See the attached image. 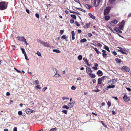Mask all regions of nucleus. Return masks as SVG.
<instances>
[{"label": "nucleus", "instance_id": "1", "mask_svg": "<svg viewBox=\"0 0 131 131\" xmlns=\"http://www.w3.org/2000/svg\"><path fill=\"white\" fill-rule=\"evenodd\" d=\"M8 3L5 2H0V10H2L6 9L7 7Z\"/></svg>", "mask_w": 131, "mask_h": 131}, {"label": "nucleus", "instance_id": "2", "mask_svg": "<svg viewBox=\"0 0 131 131\" xmlns=\"http://www.w3.org/2000/svg\"><path fill=\"white\" fill-rule=\"evenodd\" d=\"M111 9V8L109 6L106 7V9L104 10V14L106 15H107L108 14Z\"/></svg>", "mask_w": 131, "mask_h": 131}, {"label": "nucleus", "instance_id": "3", "mask_svg": "<svg viewBox=\"0 0 131 131\" xmlns=\"http://www.w3.org/2000/svg\"><path fill=\"white\" fill-rule=\"evenodd\" d=\"M121 70L124 72H128L130 71V69L128 67L126 66H124L122 67Z\"/></svg>", "mask_w": 131, "mask_h": 131}, {"label": "nucleus", "instance_id": "4", "mask_svg": "<svg viewBox=\"0 0 131 131\" xmlns=\"http://www.w3.org/2000/svg\"><path fill=\"white\" fill-rule=\"evenodd\" d=\"M39 42L45 47H50L49 43L47 42H45L40 40Z\"/></svg>", "mask_w": 131, "mask_h": 131}, {"label": "nucleus", "instance_id": "5", "mask_svg": "<svg viewBox=\"0 0 131 131\" xmlns=\"http://www.w3.org/2000/svg\"><path fill=\"white\" fill-rule=\"evenodd\" d=\"M125 24V21L124 20H123L120 23L119 25V28L121 30H123Z\"/></svg>", "mask_w": 131, "mask_h": 131}, {"label": "nucleus", "instance_id": "6", "mask_svg": "<svg viewBox=\"0 0 131 131\" xmlns=\"http://www.w3.org/2000/svg\"><path fill=\"white\" fill-rule=\"evenodd\" d=\"M118 48L119 49V50H118V51L121 52L122 54H127V53L125 52L126 51L125 48L123 49L121 47H118Z\"/></svg>", "mask_w": 131, "mask_h": 131}, {"label": "nucleus", "instance_id": "7", "mask_svg": "<svg viewBox=\"0 0 131 131\" xmlns=\"http://www.w3.org/2000/svg\"><path fill=\"white\" fill-rule=\"evenodd\" d=\"M102 0H94V5L95 7H97L100 4V2Z\"/></svg>", "mask_w": 131, "mask_h": 131}, {"label": "nucleus", "instance_id": "8", "mask_svg": "<svg viewBox=\"0 0 131 131\" xmlns=\"http://www.w3.org/2000/svg\"><path fill=\"white\" fill-rule=\"evenodd\" d=\"M118 22L117 20L116 19H114L112 20L110 23V25L112 26H114Z\"/></svg>", "mask_w": 131, "mask_h": 131}, {"label": "nucleus", "instance_id": "9", "mask_svg": "<svg viewBox=\"0 0 131 131\" xmlns=\"http://www.w3.org/2000/svg\"><path fill=\"white\" fill-rule=\"evenodd\" d=\"M17 38L19 40L21 41L26 42V40L24 37L18 36L17 37Z\"/></svg>", "mask_w": 131, "mask_h": 131}, {"label": "nucleus", "instance_id": "10", "mask_svg": "<svg viewBox=\"0 0 131 131\" xmlns=\"http://www.w3.org/2000/svg\"><path fill=\"white\" fill-rule=\"evenodd\" d=\"M123 99L126 102H127L130 100V99L129 97H128L126 95H124Z\"/></svg>", "mask_w": 131, "mask_h": 131}, {"label": "nucleus", "instance_id": "11", "mask_svg": "<svg viewBox=\"0 0 131 131\" xmlns=\"http://www.w3.org/2000/svg\"><path fill=\"white\" fill-rule=\"evenodd\" d=\"M86 71L88 74L89 75L92 72V70L89 67H87L86 68Z\"/></svg>", "mask_w": 131, "mask_h": 131}, {"label": "nucleus", "instance_id": "12", "mask_svg": "<svg viewBox=\"0 0 131 131\" xmlns=\"http://www.w3.org/2000/svg\"><path fill=\"white\" fill-rule=\"evenodd\" d=\"M104 77H103L101 78H99L98 79V84H100L102 83V81L104 80Z\"/></svg>", "mask_w": 131, "mask_h": 131}, {"label": "nucleus", "instance_id": "13", "mask_svg": "<svg viewBox=\"0 0 131 131\" xmlns=\"http://www.w3.org/2000/svg\"><path fill=\"white\" fill-rule=\"evenodd\" d=\"M102 51L103 53L102 54L103 57L104 58H105L107 55V54L106 53V51L105 50H103Z\"/></svg>", "mask_w": 131, "mask_h": 131}, {"label": "nucleus", "instance_id": "14", "mask_svg": "<svg viewBox=\"0 0 131 131\" xmlns=\"http://www.w3.org/2000/svg\"><path fill=\"white\" fill-rule=\"evenodd\" d=\"M116 79H112L110 81V82H112L111 85L114 84L117 81Z\"/></svg>", "mask_w": 131, "mask_h": 131}, {"label": "nucleus", "instance_id": "15", "mask_svg": "<svg viewBox=\"0 0 131 131\" xmlns=\"http://www.w3.org/2000/svg\"><path fill=\"white\" fill-rule=\"evenodd\" d=\"M96 73L99 76H101L103 75L102 72L100 70H99Z\"/></svg>", "mask_w": 131, "mask_h": 131}, {"label": "nucleus", "instance_id": "16", "mask_svg": "<svg viewBox=\"0 0 131 131\" xmlns=\"http://www.w3.org/2000/svg\"><path fill=\"white\" fill-rule=\"evenodd\" d=\"M114 29L115 31L119 33H122V31L117 28H114Z\"/></svg>", "mask_w": 131, "mask_h": 131}, {"label": "nucleus", "instance_id": "17", "mask_svg": "<svg viewBox=\"0 0 131 131\" xmlns=\"http://www.w3.org/2000/svg\"><path fill=\"white\" fill-rule=\"evenodd\" d=\"M91 23L90 22H89V23L86 24L84 26V28H88L90 27Z\"/></svg>", "mask_w": 131, "mask_h": 131}, {"label": "nucleus", "instance_id": "18", "mask_svg": "<svg viewBox=\"0 0 131 131\" xmlns=\"http://www.w3.org/2000/svg\"><path fill=\"white\" fill-rule=\"evenodd\" d=\"M71 33L72 34V40H74L75 39V33L73 31H71Z\"/></svg>", "mask_w": 131, "mask_h": 131}, {"label": "nucleus", "instance_id": "19", "mask_svg": "<svg viewBox=\"0 0 131 131\" xmlns=\"http://www.w3.org/2000/svg\"><path fill=\"white\" fill-rule=\"evenodd\" d=\"M88 15L90 16L91 18L93 19H95V17L91 13H89Z\"/></svg>", "mask_w": 131, "mask_h": 131}, {"label": "nucleus", "instance_id": "20", "mask_svg": "<svg viewBox=\"0 0 131 131\" xmlns=\"http://www.w3.org/2000/svg\"><path fill=\"white\" fill-rule=\"evenodd\" d=\"M92 48L95 51L97 54H99L100 53H101V52L99 51L96 48H95L93 47H92Z\"/></svg>", "mask_w": 131, "mask_h": 131}, {"label": "nucleus", "instance_id": "21", "mask_svg": "<svg viewBox=\"0 0 131 131\" xmlns=\"http://www.w3.org/2000/svg\"><path fill=\"white\" fill-rule=\"evenodd\" d=\"M115 61L116 62V63H120L121 62H122V61L118 58H116L115 59Z\"/></svg>", "mask_w": 131, "mask_h": 131}, {"label": "nucleus", "instance_id": "22", "mask_svg": "<svg viewBox=\"0 0 131 131\" xmlns=\"http://www.w3.org/2000/svg\"><path fill=\"white\" fill-rule=\"evenodd\" d=\"M115 87V85H110L109 86H107V89H106L105 90H108V89H110V88H114Z\"/></svg>", "mask_w": 131, "mask_h": 131}, {"label": "nucleus", "instance_id": "23", "mask_svg": "<svg viewBox=\"0 0 131 131\" xmlns=\"http://www.w3.org/2000/svg\"><path fill=\"white\" fill-rule=\"evenodd\" d=\"M110 18V17L109 16L106 15L104 17V19L106 20H108Z\"/></svg>", "mask_w": 131, "mask_h": 131}, {"label": "nucleus", "instance_id": "24", "mask_svg": "<svg viewBox=\"0 0 131 131\" xmlns=\"http://www.w3.org/2000/svg\"><path fill=\"white\" fill-rule=\"evenodd\" d=\"M27 114H30V109L29 108H28L26 109L25 110Z\"/></svg>", "mask_w": 131, "mask_h": 131}, {"label": "nucleus", "instance_id": "25", "mask_svg": "<svg viewBox=\"0 0 131 131\" xmlns=\"http://www.w3.org/2000/svg\"><path fill=\"white\" fill-rule=\"evenodd\" d=\"M89 75L90 77L93 78H95L96 77L95 75L94 74H92L91 73Z\"/></svg>", "mask_w": 131, "mask_h": 131}, {"label": "nucleus", "instance_id": "26", "mask_svg": "<svg viewBox=\"0 0 131 131\" xmlns=\"http://www.w3.org/2000/svg\"><path fill=\"white\" fill-rule=\"evenodd\" d=\"M87 41V40L85 38H83L82 39H81L80 42L81 43H83Z\"/></svg>", "mask_w": 131, "mask_h": 131}, {"label": "nucleus", "instance_id": "27", "mask_svg": "<svg viewBox=\"0 0 131 131\" xmlns=\"http://www.w3.org/2000/svg\"><path fill=\"white\" fill-rule=\"evenodd\" d=\"M104 49H105L106 50H107L108 51L110 52V50L109 49L108 47L106 46L105 45L104 46Z\"/></svg>", "mask_w": 131, "mask_h": 131}, {"label": "nucleus", "instance_id": "28", "mask_svg": "<svg viewBox=\"0 0 131 131\" xmlns=\"http://www.w3.org/2000/svg\"><path fill=\"white\" fill-rule=\"evenodd\" d=\"M84 62L85 63H86L87 65L88 66H90V64H88V60L86 59H85V60H84Z\"/></svg>", "mask_w": 131, "mask_h": 131}, {"label": "nucleus", "instance_id": "29", "mask_svg": "<svg viewBox=\"0 0 131 131\" xmlns=\"http://www.w3.org/2000/svg\"><path fill=\"white\" fill-rule=\"evenodd\" d=\"M78 59L79 60H81L82 59V56L81 55H79L78 57Z\"/></svg>", "mask_w": 131, "mask_h": 131}, {"label": "nucleus", "instance_id": "30", "mask_svg": "<svg viewBox=\"0 0 131 131\" xmlns=\"http://www.w3.org/2000/svg\"><path fill=\"white\" fill-rule=\"evenodd\" d=\"M53 52H55L57 53H59L60 52V51L57 49H53Z\"/></svg>", "mask_w": 131, "mask_h": 131}, {"label": "nucleus", "instance_id": "31", "mask_svg": "<svg viewBox=\"0 0 131 131\" xmlns=\"http://www.w3.org/2000/svg\"><path fill=\"white\" fill-rule=\"evenodd\" d=\"M85 6L88 8V9H89L91 7V6L90 5L88 4H85Z\"/></svg>", "mask_w": 131, "mask_h": 131}, {"label": "nucleus", "instance_id": "32", "mask_svg": "<svg viewBox=\"0 0 131 131\" xmlns=\"http://www.w3.org/2000/svg\"><path fill=\"white\" fill-rule=\"evenodd\" d=\"M20 49L23 54H25V53H26V52H25V51L24 49L21 48H20Z\"/></svg>", "mask_w": 131, "mask_h": 131}, {"label": "nucleus", "instance_id": "33", "mask_svg": "<svg viewBox=\"0 0 131 131\" xmlns=\"http://www.w3.org/2000/svg\"><path fill=\"white\" fill-rule=\"evenodd\" d=\"M62 108H65L67 110L69 109V107L66 105H64L62 107Z\"/></svg>", "mask_w": 131, "mask_h": 131}, {"label": "nucleus", "instance_id": "34", "mask_svg": "<svg viewBox=\"0 0 131 131\" xmlns=\"http://www.w3.org/2000/svg\"><path fill=\"white\" fill-rule=\"evenodd\" d=\"M71 17L73 18L76 19V16L75 15H71Z\"/></svg>", "mask_w": 131, "mask_h": 131}, {"label": "nucleus", "instance_id": "35", "mask_svg": "<svg viewBox=\"0 0 131 131\" xmlns=\"http://www.w3.org/2000/svg\"><path fill=\"white\" fill-rule=\"evenodd\" d=\"M69 106L71 107H72L73 106L74 104L73 103V102L72 103H69ZM68 106H69V105H68Z\"/></svg>", "mask_w": 131, "mask_h": 131}, {"label": "nucleus", "instance_id": "36", "mask_svg": "<svg viewBox=\"0 0 131 131\" xmlns=\"http://www.w3.org/2000/svg\"><path fill=\"white\" fill-rule=\"evenodd\" d=\"M36 54H37L39 56H41V54L40 52L39 51H38L36 53Z\"/></svg>", "mask_w": 131, "mask_h": 131}, {"label": "nucleus", "instance_id": "37", "mask_svg": "<svg viewBox=\"0 0 131 131\" xmlns=\"http://www.w3.org/2000/svg\"><path fill=\"white\" fill-rule=\"evenodd\" d=\"M62 112L65 114H67V110H63L62 111Z\"/></svg>", "mask_w": 131, "mask_h": 131}, {"label": "nucleus", "instance_id": "38", "mask_svg": "<svg viewBox=\"0 0 131 131\" xmlns=\"http://www.w3.org/2000/svg\"><path fill=\"white\" fill-rule=\"evenodd\" d=\"M57 130L56 128H51L50 130V131H56Z\"/></svg>", "mask_w": 131, "mask_h": 131}, {"label": "nucleus", "instance_id": "39", "mask_svg": "<svg viewBox=\"0 0 131 131\" xmlns=\"http://www.w3.org/2000/svg\"><path fill=\"white\" fill-rule=\"evenodd\" d=\"M18 115H21L23 114L22 112L21 111H19L18 112Z\"/></svg>", "mask_w": 131, "mask_h": 131}, {"label": "nucleus", "instance_id": "40", "mask_svg": "<svg viewBox=\"0 0 131 131\" xmlns=\"http://www.w3.org/2000/svg\"><path fill=\"white\" fill-rule=\"evenodd\" d=\"M107 104L109 107L110 106L111 104V101H108L107 103Z\"/></svg>", "mask_w": 131, "mask_h": 131}, {"label": "nucleus", "instance_id": "41", "mask_svg": "<svg viewBox=\"0 0 131 131\" xmlns=\"http://www.w3.org/2000/svg\"><path fill=\"white\" fill-rule=\"evenodd\" d=\"M95 41L97 42V45L99 47H102V45H101L100 43L96 41Z\"/></svg>", "mask_w": 131, "mask_h": 131}, {"label": "nucleus", "instance_id": "42", "mask_svg": "<svg viewBox=\"0 0 131 131\" xmlns=\"http://www.w3.org/2000/svg\"><path fill=\"white\" fill-rule=\"evenodd\" d=\"M74 20L73 19H71L70 20V23L71 24H73L74 23Z\"/></svg>", "mask_w": 131, "mask_h": 131}, {"label": "nucleus", "instance_id": "43", "mask_svg": "<svg viewBox=\"0 0 131 131\" xmlns=\"http://www.w3.org/2000/svg\"><path fill=\"white\" fill-rule=\"evenodd\" d=\"M100 91V90L99 89H97V90H94L92 91L93 92H98Z\"/></svg>", "mask_w": 131, "mask_h": 131}, {"label": "nucleus", "instance_id": "44", "mask_svg": "<svg viewBox=\"0 0 131 131\" xmlns=\"http://www.w3.org/2000/svg\"><path fill=\"white\" fill-rule=\"evenodd\" d=\"M53 70H54L56 71V72L55 73V75H56L57 74V70L55 68H53V69H52Z\"/></svg>", "mask_w": 131, "mask_h": 131}, {"label": "nucleus", "instance_id": "45", "mask_svg": "<svg viewBox=\"0 0 131 131\" xmlns=\"http://www.w3.org/2000/svg\"><path fill=\"white\" fill-rule=\"evenodd\" d=\"M24 56H25V59L26 60H29V59H28V57H27V56L26 53H25V54H24Z\"/></svg>", "mask_w": 131, "mask_h": 131}, {"label": "nucleus", "instance_id": "46", "mask_svg": "<svg viewBox=\"0 0 131 131\" xmlns=\"http://www.w3.org/2000/svg\"><path fill=\"white\" fill-rule=\"evenodd\" d=\"M35 83H36V85H38L39 83V82L38 80H36L34 81Z\"/></svg>", "mask_w": 131, "mask_h": 131}, {"label": "nucleus", "instance_id": "47", "mask_svg": "<svg viewBox=\"0 0 131 131\" xmlns=\"http://www.w3.org/2000/svg\"><path fill=\"white\" fill-rule=\"evenodd\" d=\"M101 123L105 127H107V126L106 125H105L104 123V122L103 121H101Z\"/></svg>", "mask_w": 131, "mask_h": 131}, {"label": "nucleus", "instance_id": "48", "mask_svg": "<svg viewBox=\"0 0 131 131\" xmlns=\"http://www.w3.org/2000/svg\"><path fill=\"white\" fill-rule=\"evenodd\" d=\"M76 88L74 86H72L71 87V89L74 90H75Z\"/></svg>", "mask_w": 131, "mask_h": 131}, {"label": "nucleus", "instance_id": "49", "mask_svg": "<svg viewBox=\"0 0 131 131\" xmlns=\"http://www.w3.org/2000/svg\"><path fill=\"white\" fill-rule=\"evenodd\" d=\"M88 36L91 37L92 36V35L90 33H89L88 34Z\"/></svg>", "mask_w": 131, "mask_h": 131}, {"label": "nucleus", "instance_id": "50", "mask_svg": "<svg viewBox=\"0 0 131 131\" xmlns=\"http://www.w3.org/2000/svg\"><path fill=\"white\" fill-rule=\"evenodd\" d=\"M75 23L76 24V25L77 26H79L80 24L78 22H77V21L75 22Z\"/></svg>", "mask_w": 131, "mask_h": 131}, {"label": "nucleus", "instance_id": "51", "mask_svg": "<svg viewBox=\"0 0 131 131\" xmlns=\"http://www.w3.org/2000/svg\"><path fill=\"white\" fill-rule=\"evenodd\" d=\"M47 87H45L43 88L42 90V91H45L47 89Z\"/></svg>", "mask_w": 131, "mask_h": 131}, {"label": "nucleus", "instance_id": "52", "mask_svg": "<svg viewBox=\"0 0 131 131\" xmlns=\"http://www.w3.org/2000/svg\"><path fill=\"white\" fill-rule=\"evenodd\" d=\"M36 88H37L38 89H41V87H40V85H37L36 87Z\"/></svg>", "mask_w": 131, "mask_h": 131}, {"label": "nucleus", "instance_id": "53", "mask_svg": "<svg viewBox=\"0 0 131 131\" xmlns=\"http://www.w3.org/2000/svg\"><path fill=\"white\" fill-rule=\"evenodd\" d=\"M35 16L37 18H39V15L38 13H36L35 14Z\"/></svg>", "mask_w": 131, "mask_h": 131}, {"label": "nucleus", "instance_id": "54", "mask_svg": "<svg viewBox=\"0 0 131 131\" xmlns=\"http://www.w3.org/2000/svg\"><path fill=\"white\" fill-rule=\"evenodd\" d=\"M61 38H63L64 39H66V37L64 35H63L62 36H61Z\"/></svg>", "mask_w": 131, "mask_h": 131}, {"label": "nucleus", "instance_id": "55", "mask_svg": "<svg viewBox=\"0 0 131 131\" xmlns=\"http://www.w3.org/2000/svg\"><path fill=\"white\" fill-rule=\"evenodd\" d=\"M126 89L129 91H131V89L130 88H126Z\"/></svg>", "mask_w": 131, "mask_h": 131}, {"label": "nucleus", "instance_id": "56", "mask_svg": "<svg viewBox=\"0 0 131 131\" xmlns=\"http://www.w3.org/2000/svg\"><path fill=\"white\" fill-rule=\"evenodd\" d=\"M17 128L16 127H15L13 129V131H17Z\"/></svg>", "mask_w": 131, "mask_h": 131}, {"label": "nucleus", "instance_id": "57", "mask_svg": "<svg viewBox=\"0 0 131 131\" xmlns=\"http://www.w3.org/2000/svg\"><path fill=\"white\" fill-rule=\"evenodd\" d=\"M64 30H60V33L61 34H62L63 33Z\"/></svg>", "mask_w": 131, "mask_h": 131}, {"label": "nucleus", "instance_id": "58", "mask_svg": "<svg viewBox=\"0 0 131 131\" xmlns=\"http://www.w3.org/2000/svg\"><path fill=\"white\" fill-rule=\"evenodd\" d=\"M26 11L27 12V13L29 14L30 13V12H29V9H26Z\"/></svg>", "mask_w": 131, "mask_h": 131}, {"label": "nucleus", "instance_id": "59", "mask_svg": "<svg viewBox=\"0 0 131 131\" xmlns=\"http://www.w3.org/2000/svg\"><path fill=\"white\" fill-rule=\"evenodd\" d=\"M92 68L93 69H94L95 70H97V67H93Z\"/></svg>", "mask_w": 131, "mask_h": 131}, {"label": "nucleus", "instance_id": "60", "mask_svg": "<svg viewBox=\"0 0 131 131\" xmlns=\"http://www.w3.org/2000/svg\"><path fill=\"white\" fill-rule=\"evenodd\" d=\"M6 95L7 96H8L10 95V94L9 92H7L6 93Z\"/></svg>", "mask_w": 131, "mask_h": 131}, {"label": "nucleus", "instance_id": "61", "mask_svg": "<svg viewBox=\"0 0 131 131\" xmlns=\"http://www.w3.org/2000/svg\"><path fill=\"white\" fill-rule=\"evenodd\" d=\"M94 66L96 67H97L98 66V64L97 63H94Z\"/></svg>", "mask_w": 131, "mask_h": 131}, {"label": "nucleus", "instance_id": "62", "mask_svg": "<svg viewBox=\"0 0 131 131\" xmlns=\"http://www.w3.org/2000/svg\"><path fill=\"white\" fill-rule=\"evenodd\" d=\"M112 97L114 98L116 100H118V98L117 97L113 96Z\"/></svg>", "mask_w": 131, "mask_h": 131}, {"label": "nucleus", "instance_id": "63", "mask_svg": "<svg viewBox=\"0 0 131 131\" xmlns=\"http://www.w3.org/2000/svg\"><path fill=\"white\" fill-rule=\"evenodd\" d=\"M113 54L115 55H116L117 54V53L115 51H113Z\"/></svg>", "mask_w": 131, "mask_h": 131}, {"label": "nucleus", "instance_id": "64", "mask_svg": "<svg viewBox=\"0 0 131 131\" xmlns=\"http://www.w3.org/2000/svg\"><path fill=\"white\" fill-rule=\"evenodd\" d=\"M112 114L113 115H115L116 114V113L114 111H112Z\"/></svg>", "mask_w": 131, "mask_h": 131}]
</instances>
